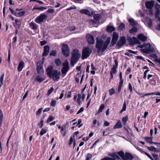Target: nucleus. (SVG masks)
Instances as JSON below:
<instances>
[{
  "label": "nucleus",
  "mask_w": 160,
  "mask_h": 160,
  "mask_svg": "<svg viewBox=\"0 0 160 160\" xmlns=\"http://www.w3.org/2000/svg\"><path fill=\"white\" fill-rule=\"evenodd\" d=\"M96 39V48L98 49V51L104 52L107 48L110 42L111 38L110 37L108 38L104 42L99 38H97Z\"/></svg>",
  "instance_id": "f257e3e1"
},
{
  "label": "nucleus",
  "mask_w": 160,
  "mask_h": 160,
  "mask_svg": "<svg viewBox=\"0 0 160 160\" xmlns=\"http://www.w3.org/2000/svg\"><path fill=\"white\" fill-rule=\"evenodd\" d=\"M47 76L54 81H58L60 78L61 72L56 70H53L52 67H48L46 71Z\"/></svg>",
  "instance_id": "f03ea898"
},
{
  "label": "nucleus",
  "mask_w": 160,
  "mask_h": 160,
  "mask_svg": "<svg viewBox=\"0 0 160 160\" xmlns=\"http://www.w3.org/2000/svg\"><path fill=\"white\" fill-rule=\"evenodd\" d=\"M72 57L71 59V64L73 66L77 62L80 57V54L79 53L78 50L74 49L72 52Z\"/></svg>",
  "instance_id": "7ed1b4c3"
},
{
  "label": "nucleus",
  "mask_w": 160,
  "mask_h": 160,
  "mask_svg": "<svg viewBox=\"0 0 160 160\" xmlns=\"http://www.w3.org/2000/svg\"><path fill=\"white\" fill-rule=\"evenodd\" d=\"M92 53V50L89 47H86L84 48L82 51V59L87 58Z\"/></svg>",
  "instance_id": "20e7f679"
},
{
  "label": "nucleus",
  "mask_w": 160,
  "mask_h": 160,
  "mask_svg": "<svg viewBox=\"0 0 160 160\" xmlns=\"http://www.w3.org/2000/svg\"><path fill=\"white\" fill-rule=\"evenodd\" d=\"M138 47L140 48H144L142 49L141 50L142 52L143 53L148 54L150 52V43L149 42L146 44L145 43L142 44H140Z\"/></svg>",
  "instance_id": "39448f33"
},
{
  "label": "nucleus",
  "mask_w": 160,
  "mask_h": 160,
  "mask_svg": "<svg viewBox=\"0 0 160 160\" xmlns=\"http://www.w3.org/2000/svg\"><path fill=\"white\" fill-rule=\"evenodd\" d=\"M63 67L61 69V72L62 74H66L69 69V63L67 60L62 63Z\"/></svg>",
  "instance_id": "423d86ee"
},
{
  "label": "nucleus",
  "mask_w": 160,
  "mask_h": 160,
  "mask_svg": "<svg viewBox=\"0 0 160 160\" xmlns=\"http://www.w3.org/2000/svg\"><path fill=\"white\" fill-rule=\"evenodd\" d=\"M62 52L65 56L68 57L70 53L69 48L67 44H63L62 48Z\"/></svg>",
  "instance_id": "0eeeda50"
},
{
  "label": "nucleus",
  "mask_w": 160,
  "mask_h": 160,
  "mask_svg": "<svg viewBox=\"0 0 160 160\" xmlns=\"http://www.w3.org/2000/svg\"><path fill=\"white\" fill-rule=\"evenodd\" d=\"M129 44L130 45H134L135 44H140L141 43L139 40L135 37L129 38L128 39Z\"/></svg>",
  "instance_id": "6e6552de"
},
{
  "label": "nucleus",
  "mask_w": 160,
  "mask_h": 160,
  "mask_svg": "<svg viewBox=\"0 0 160 160\" xmlns=\"http://www.w3.org/2000/svg\"><path fill=\"white\" fill-rule=\"evenodd\" d=\"M47 17L46 15L41 14L36 18L35 21L38 23H40L43 22Z\"/></svg>",
  "instance_id": "1a4fd4ad"
},
{
  "label": "nucleus",
  "mask_w": 160,
  "mask_h": 160,
  "mask_svg": "<svg viewBox=\"0 0 160 160\" xmlns=\"http://www.w3.org/2000/svg\"><path fill=\"white\" fill-rule=\"evenodd\" d=\"M126 43V39L125 37L122 36L120 38L118 42L117 43V46L119 48L125 44Z\"/></svg>",
  "instance_id": "9d476101"
},
{
  "label": "nucleus",
  "mask_w": 160,
  "mask_h": 160,
  "mask_svg": "<svg viewBox=\"0 0 160 160\" xmlns=\"http://www.w3.org/2000/svg\"><path fill=\"white\" fill-rule=\"evenodd\" d=\"M87 41L89 44H93L94 43V39L93 36L89 34H88L86 36Z\"/></svg>",
  "instance_id": "9b49d317"
},
{
  "label": "nucleus",
  "mask_w": 160,
  "mask_h": 160,
  "mask_svg": "<svg viewBox=\"0 0 160 160\" xmlns=\"http://www.w3.org/2000/svg\"><path fill=\"white\" fill-rule=\"evenodd\" d=\"M133 158V156L131 154L126 152L123 160H132Z\"/></svg>",
  "instance_id": "f8f14e48"
},
{
  "label": "nucleus",
  "mask_w": 160,
  "mask_h": 160,
  "mask_svg": "<svg viewBox=\"0 0 160 160\" xmlns=\"http://www.w3.org/2000/svg\"><path fill=\"white\" fill-rule=\"evenodd\" d=\"M49 47L48 45H46L44 47V51L42 56H47L49 52Z\"/></svg>",
  "instance_id": "ddd939ff"
},
{
  "label": "nucleus",
  "mask_w": 160,
  "mask_h": 160,
  "mask_svg": "<svg viewBox=\"0 0 160 160\" xmlns=\"http://www.w3.org/2000/svg\"><path fill=\"white\" fill-rule=\"evenodd\" d=\"M42 69L43 66L42 64H40L39 65H37L36 70L38 74L41 75L42 73H43V71Z\"/></svg>",
  "instance_id": "4468645a"
},
{
  "label": "nucleus",
  "mask_w": 160,
  "mask_h": 160,
  "mask_svg": "<svg viewBox=\"0 0 160 160\" xmlns=\"http://www.w3.org/2000/svg\"><path fill=\"white\" fill-rule=\"evenodd\" d=\"M25 66V63L23 61L20 62L18 67L17 69L18 72L21 71Z\"/></svg>",
  "instance_id": "2eb2a0df"
},
{
  "label": "nucleus",
  "mask_w": 160,
  "mask_h": 160,
  "mask_svg": "<svg viewBox=\"0 0 160 160\" xmlns=\"http://www.w3.org/2000/svg\"><path fill=\"white\" fill-rule=\"evenodd\" d=\"M138 39L142 42H145L147 40V37L142 34H140L138 35Z\"/></svg>",
  "instance_id": "dca6fc26"
},
{
  "label": "nucleus",
  "mask_w": 160,
  "mask_h": 160,
  "mask_svg": "<svg viewBox=\"0 0 160 160\" xmlns=\"http://www.w3.org/2000/svg\"><path fill=\"white\" fill-rule=\"evenodd\" d=\"M122 126L120 121L119 120L117 121L115 125L113 127V128H122Z\"/></svg>",
  "instance_id": "f3484780"
},
{
  "label": "nucleus",
  "mask_w": 160,
  "mask_h": 160,
  "mask_svg": "<svg viewBox=\"0 0 160 160\" xmlns=\"http://www.w3.org/2000/svg\"><path fill=\"white\" fill-rule=\"evenodd\" d=\"M128 21L130 23V25L133 27H135L137 26V23L134 20L133 18L129 19L128 20Z\"/></svg>",
  "instance_id": "a211bd4d"
},
{
  "label": "nucleus",
  "mask_w": 160,
  "mask_h": 160,
  "mask_svg": "<svg viewBox=\"0 0 160 160\" xmlns=\"http://www.w3.org/2000/svg\"><path fill=\"white\" fill-rule=\"evenodd\" d=\"M44 80V79L42 78L39 75H37L34 78V81H37L41 83Z\"/></svg>",
  "instance_id": "6ab92c4d"
},
{
  "label": "nucleus",
  "mask_w": 160,
  "mask_h": 160,
  "mask_svg": "<svg viewBox=\"0 0 160 160\" xmlns=\"http://www.w3.org/2000/svg\"><path fill=\"white\" fill-rule=\"evenodd\" d=\"M137 28L135 27H133V28L129 30V32L131 34L134 35L137 32Z\"/></svg>",
  "instance_id": "aec40b11"
},
{
  "label": "nucleus",
  "mask_w": 160,
  "mask_h": 160,
  "mask_svg": "<svg viewBox=\"0 0 160 160\" xmlns=\"http://www.w3.org/2000/svg\"><path fill=\"white\" fill-rule=\"evenodd\" d=\"M80 12L81 13L85 14L89 16H90L91 14L90 11L88 10L85 9L81 10L80 11Z\"/></svg>",
  "instance_id": "412c9836"
},
{
  "label": "nucleus",
  "mask_w": 160,
  "mask_h": 160,
  "mask_svg": "<svg viewBox=\"0 0 160 160\" xmlns=\"http://www.w3.org/2000/svg\"><path fill=\"white\" fill-rule=\"evenodd\" d=\"M101 18L102 16L99 14H95L93 15L94 19L97 22H98L99 20L101 19Z\"/></svg>",
  "instance_id": "4be33fe9"
},
{
  "label": "nucleus",
  "mask_w": 160,
  "mask_h": 160,
  "mask_svg": "<svg viewBox=\"0 0 160 160\" xmlns=\"http://www.w3.org/2000/svg\"><path fill=\"white\" fill-rule=\"evenodd\" d=\"M29 26L32 29H36L37 28L38 26L37 24L33 22H31L29 24Z\"/></svg>",
  "instance_id": "5701e85b"
},
{
  "label": "nucleus",
  "mask_w": 160,
  "mask_h": 160,
  "mask_svg": "<svg viewBox=\"0 0 160 160\" xmlns=\"http://www.w3.org/2000/svg\"><path fill=\"white\" fill-rule=\"evenodd\" d=\"M151 58H154V60L155 62H156V59H158V56L156 53L153 54L152 53L151 45Z\"/></svg>",
  "instance_id": "b1692460"
},
{
  "label": "nucleus",
  "mask_w": 160,
  "mask_h": 160,
  "mask_svg": "<svg viewBox=\"0 0 160 160\" xmlns=\"http://www.w3.org/2000/svg\"><path fill=\"white\" fill-rule=\"evenodd\" d=\"M107 31L108 32H111L115 30V28L112 26H108L106 28Z\"/></svg>",
  "instance_id": "393cba45"
},
{
  "label": "nucleus",
  "mask_w": 160,
  "mask_h": 160,
  "mask_svg": "<svg viewBox=\"0 0 160 160\" xmlns=\"http://www.w3.org/2000/svg\"><path fill=\"white\" fill-rule=\"evenodd\" d=\"M145 6L147 9L148 10V13H150V1H148L146 2Z\"/></svg>",
  "instance_id": "a878e982"
},
{
  "label": "nucleus",
  "mask_w": 160,
  "mask_h": 160,
  "mask_svg": "<svg viewBox=\"0 0 160 160\" xmlns=\"http://www.w3.org/2000/svg\"><path fill=\"white\" fill-rule=\"evenodd\" d=\"M105 106L104 104H102L101 105L99 110L97 112V114H99L102 111V110L104 108Z\"/></svg>",
  "instance_id": "bb28decb"
},
{
  "label": "nucleus",
  "mask_w": 160,
  "mask_h": 160,
  "mask_svg": "<svg viewBox=\"0 0 160 160\" xmlns=\"http://www.w3.org/2000/svg\"><path fill=\"white\" fill-rule=\"evenodd\" d=\"M117 154L123 160L125 156L124 152L122 151H120L118 152Z\"/></svg>",
  "instance_id": "cd10ccee"
},
{
  "label": "nucleus",
  "mask_w": 160,
  "mask_h": 160,
  "mask_svg": "<svg viewBox=\"0 0 160 160\" xmlns=\"http://www.w3.org/2000/svg\"><path fill=\"white\" fill-rule=\"evenodd\" d=\"M118 34L116 32H114L113 35H112V38L113 39H115L117 40L118 39Z\"/></svg>",
  "instance_id": "c85d7f7f"
},
{
  "label": "nucleus",
  "mask_w": 160,
  "mask_h": 160,
  "mask_svg": "<svg viewBox=\"0 0 160 160\" xmlns=\"http://www.w3.org/2000/svg\"><path fill=\"white\" fill-rule=\"evenodd\" d=\"M114 62L115 64L113 65V67L112 68L116 70V69L118 68V60L116 59L114 61Z\"/></svg>",
  "instance_id": "c756f323"
},
{
  "label": "nucleus",
  "mask_w": 160,
  "mask_h": 160,
  "mask_svg": "<svg viewBox=\"0 0 160 160\" xmlns=\"http://www.w3.org/2000/svg\"><path fill=\"white\" fill-rule=\"evenodd\" d=\"M123 82H119V85L118 87V91L119 92H120L121 91L122 88Z\"/></svg>",
  "instance_id": "7c9ffc66"
},
{
  "label": "nucleus",
  "mask_w": 160,
  "mask_h": 160,
  "mask_svg": "<svg viewBox=\"0 0 160 160\" xmlns=\"http://www.w3.org/2000/svg\"><path fill=\"white\" fill-rule=\"evenodd\" d=\"M118 28L119 30H123L125 28V25L122 23H120L118 26Z\"/></svg>",
  "instance_id": "2f4dec72"
},
{
  "label": "nucleus",
  "mask_w": 160,
  "mask_h": 160,
  "mask_svg": "<svg viewBox=\"0 0 160 160\" xmlns=\"http://www.w3.org/2000/svg\"><path fill=\"white\" fill-rule=\"evenodd\" d=\"M55 62L57 66H59L62 63L61 61L59 59H57L55 61Z\"/></svg>",
  "instance_id": "473e14b6"
},
{
  "label": "nucleus",
  "mask_w": 160,
  "mask_h": 160,
  "mask_svg": "<svg viewBox=\"0 0 160 160\" xmlns=\"http://www.w3.org/2000/svg\"><path fill=\"white\" fill-rule=\"evenodd\" d=\"M137 93L142 98L144 97L147 96H148V95H150V93H148L146 94H144V93H141L140 92H137Z\"/></svg>",
  "instance_id": "72a5a7b5"
},
{
  "label": "nucleus",
  "mask_w": 160,
  "mask_h": 160,
  "mask_svg": "<svg viewBox=\"0 0 160 160\" xmlns=\"http://www.w3.org/2000/svg\"><path fill=\"white\" fill-rule=\"evenodd\" d=\"M152 155L153 158L155 159V160H157L158 158V154H155L152 153ZM151 159L152 160H154L153 158L151 156Z\"/></svg>",
  "instance_id": "f704fd0d"
},
{
  "label": "nucleus",
  "mask_w": 160,
  "mask_h": 160,
  "mask_svg": "<svg viewBox=\"0 0 160 160\" xmlns=\"http://www.w3.org/2000/svg\"><path fill=\"white\" fill-rule=\"evenodd\" d=\"M160 14V10H155V17L156 18H159Z\"/></svg>",
  "instance_id": "c9c22d12"
},
{
  "label": "nucleus",
  "mask_w": 160,
  "mask_h": 160,
  "mask_svg": "<svg viewBox=\"0 0 160 160\" xmlns=\"http://www.w3.org/2000/svg\"><path fill=\"white\" fill-rule=\"evenodd\" d=\"M128 119V117L127 115L125 117H123L122 118V121L125 124H126V122L127 121Z\"/></svg>",
  "instance_id": "e433bc0d"
},
{
  "label": "nucleus",
  "mask_w": 160,
  "mask_h": 160,
  "mask_svg": "<svg viewBox=\"0 0 160 160\" xmlns=\"http://www.w3.org/2000/svg\"><path fill=\"white\" fill-rule=\"evenodd\" d=\"M54 117L52 116H51L48 118L46 121L47 123H48L50 122H51L54 120Z\"/></svg>",
  "instance_id": "4c0bfd02"
},
{
  "label": "nucleus",
  "mask_w": 160,
  "mask_h": 160,
  "mask_svg": "<svg viewBox=\"0 0 160 160\" xmlns=\"http://www.w3.org/2000/svg\"><path fill=\"white\" fill-rule=\"evenodd\" d=\"M117 41V40L115 39H113L112 38L111 44L110 45V47L113 46L114 44H115L116 43Z\"/></svg>",
  "instance_id": "58836bf2"
},
{
  "label": "nucleus",
  "mask_w": 160,
  "mask_h": 160,
  "mask_svg": "<svg viewBox=\"0 0 160 160\" xmlns=\"http://www.w3.org/2000/svg\"><path fill=\"white\" fill-rule=\"evenodd\" d=\"M57 55V52L55 50H52L51 52L49 54L50 56H55Z\"/></svg>",
  "instance_id": "ea45409f"
},
{
  "label": "nucleus",
  "mask_w": 160,
  "mask_h": 160,
  "mask_svg": "<svg viewBox=\"0 0 160 160\" xmlns=\"http://www.w3.org/2000/svg\"><path fill=\"white\" fill-rule=\"evenodd\" d=\"M109 94L110 95H112L115 93V89L113 88H112L109 91Z\"/></svg>",
  "instance_id": "a19ab883"
},
{
  "label": "nucleus",
  "mask_w": 160,
  "mask_h": 160,
  "mask_svg": "<svg viewBox=\"0 0 160 160\" xmlns=\"http://www.w3.org/2000/svg\"><path fill=\"white\" fill-rule=\"evenodd\" d=\"M47 131L46 129H44L43 128L42 129L40 132V134L41 136L43 135L44 134L46 133Z\"/></svg>",
  "instance_id": "79ce46f5"
},
{
  "label": "nucleus",
  "mask_w": 160,
  "mask_h": 160,
  "mask_svg": "<svg viewBox=\"0 0 160 160\" xmlns=\"http://www.w3.org/2000/svg\"><path fill=\"white\" fill-rule=\"evenodd\" d=\"M154 1L152 0L151 1V15L152 14V8L153 7L154 5Z\"/></svg>",
  "instance_id": "37998d69"
},
{
  "label": "nucleus",
  "mask_w": 160,
  "mask_h": 160,
  "mask_svg": "<svg viewBox=\"0 0 160 160\" xmlns=\"http://www.w3.org/2000/svg\"><path fill=\"white\" fill-rule=\"evenodd\" d=\"M92 157V155L91 154L88 153L87 154V156L86 160H90Z\"/></svg>",
  "instance_id": "c03bdc74"
},
{
  "label": "nucleus",
  "mask_w": 160,
  "mask_h": 160,
  "mask_svg": "<svg viewBox=\"0 0 160 160\" xmlns=\"http://www.w3.org/2000/svg\"><path fill=\"white\" fill-rule=\"evenodd\" d=\"M42 109V108H39L36 113V115L37 116L40 115L41 114Z\"/></svg>",
  "instance_id": "a18cd8bd"
},
{
  "label": "nucleus",
  "mask_w": 160,
  "mask_h": 160,
  "mask_svg": "<svg viewBox=\"0 0 160 160\" xmlns=\"http://www.w3.org/2000/svg\"><path fill=\"white\" fill-rule=\"evenodd\" d=\"M155 10H160V5L159 4L157 3V4L155 5Z\"/></svg>",
  "instance_id": "49530a36"
},
{
  "label": "nucleus",
  "mask_w": 160,
  "mask_h": 160,
  "mask_svg": "<svg viewBox=\"0 0 160 160\" xmlns=\"http://www.w3.org/2000/svg\"><path fill=\"white\" fill-rule=\"evenodd\" d=\"M25 12L24 11H22V12H19L18 13V15L20 17H22L25 14Z\"/></svg>",
  "instance_id": "de8ad7c7"
},
{
  "label": "nucleus",
  "mask_w": 160,
  "mask_h": 160,
  "mask_svg": "<svg viewBox=\"0 0 160 160\" xmlns=\"http://www.w3.org/2000/svg\"><path fill=\"white\" fill-rule=\"evenodd\" d=\"M43 122L44 121L42 119L40 122L38 124V125L39 126V127L40 128H42V127L43 126Z\"/></svg>",
  "instance_id": "09e8293b"
},
{
  "label": "nucleus",
  "mask_w": 160,
  "mask_h": 160,
  "mask_svg": "<svg viewBox=\"0 0 160 160\" xmlns=\"http://www.w3.org/2000/svg\"><path fill=\"white\" fill-rule=\"evenodd\" d=\"M151 151L157 152L158 151V149L154 146H151Z\"/></svg>",
  "instance_id": "8fccbe9b"
},
{
  "label": "nucleus",
  "mask_w": 160,
  "mask_h": 160,
  "mask_svg": "<svg viewBox=\"0 0 160 160\" xmlns=\"http://www.w3.org/2000/svg\"><path fill=\"white\" fill-rule=\"evenodd\" d=\"M149 71V69H147L146 70L144 73V76L143 77V78L145 79L147 77V73Z\"/></svg>",
  "instance_id": "3c124183"
},
{
  "label": "nucleus",
  "mask_w": 160,
  "mask_h": 160,
  "mask_svg": "<svg viewBox=\"0 0 160 160\" xmlns=\"http://www.w3.org/2000/svg\"><path fill=\"white\" fill-rule=\"evenodd\" d=\"M56 102L55 100H52L51 102V105L53 107H55L56 106Z\"/></svg>",
  "instance_id": "603ef678"
},
{
  "label": "nucleus",
  "mask_w": 160,
  "mask_h": 160,
  "mask_svg": "<svg viewBox=\"0 0 160 160\" xmlns=\"http://www.w3.org/2000/svg\"><path fill=\"white\" fill-rule=\"evenodd\" d=\"M128 52L131 53H133L136 55L138 54L137 53L138 52V51H134L129 49L128 50Z\"/></svg>",
  "instance_id": "864d4df0"
},
{
  "label": "nucleus",
  "mask_w": 160,
  "mask_h": 160,
  "mask_svg": "<svg viewBox=\"0 0 160 160\" xmlns=\"http://www.w3.org/2000/svg\"><path fill=\"white\" fill-rule=\"evenodd\" d=\"M53 90V88L52 87H51L50 89H49L48 92V95H49L51 93Z\"/></svg>",
  "instance_id": "5fc2aeb1"
},
{
  "label": "nucleus",
  "mask_w": 160,
  "mask_h": 160,
  "mask_svg": "<svg viewBox=\"0 0 160 160\" xmlns=\"http://www.w3.org/2000/svg\"><path fill=\"white\" fill-rule=\"evenodd\" d=\"M62 92L61 93V94L60 96L59 97V98L57 97L56 98L57 100H58V99H61L62 98H63V96H64L63 92H64V90H62Z\"/></svg>",
  "instance_id": "6e6d98bb"
},
{
  "label": "nucleus",
  "mask_w": 160,
  "mask_h": 160,
  "mask_svg": "<svg viewBox=\"0 0 160 160\" xmlns=\"http://www.w3.org/2000/svg\"><path fill=\"white\" fill-rule=\"evenodd\" d=\"M15 23H16V24L19 27L21 25V23H20V21L18 19H15Z\"/></svg>",
  "instance_id": "4d7b16f0"
},
{
  "label": "nucleus",
  "mask_w": 160,
  "mask_h": 160,
  "mask_svg": "<svg viewBox=\"0 0 160 160\" xmlns=\"http://www.w3.org/2000/svg\"><path fill=\"white\" fill-rule=\"evenodd\" d=\"M4 76V74L3 73L2 75L1 76L0 78V83L1 84H3V81Z\"/></svg>",
  "instance_id": "13d9d810"
},
{
  "label": "nucleus",
  "mask_w": 160,
  "mask_h": 160,
  "mask_svg": "<svg viewBox=\"0 0 160 160\" xmlns=\"http://www.w3.org/2000/svg\"><path fill=\"white\" fill-rule=\"evenodd\" d=\"M128 89L131 92L132 91V86L130 83H129L128 84Z\"/></svg>",
  "instance_id": "bf43d9fd"
},
{
  "label": "nucleus",
  "mask_w": 160,
  "mask_h": 160,
  "mask_svg": "<svg viewBox=\"0 0 160 160\" xmlns=\"http://www.w3.org/2000/svg\"><path fill=\"white\" fill-rule=\"evenodd\" d=\"M9 10L11 11V13L13 15L16 16L17 15V13L15 12L13 10H12L11 8H9Z\"/></svg>",
  "instance_id": "052dcab7"
},
{
  "label": "nucleus",
  "mask_w": 160,
  "mask_h": 160,
  "mask_svg": "<svg viewBox=\"0 0 160 160\" xmlns=\"http://www.w3.org/2000/svg\"><path fill=\"white\" fill-rule=\"evenodd\" d=\"M119 77L120 78V82H123V79L122 78V72H120L119 73Z\"/></svg>",
  "instance_id": "680f3d73"
},
{
  "label": "nucleus",
  "mask_w": 160,
  "mask_h": 160,
  "mask_svg": "<svg viewBox=\"0 0 160 160\" xmlns=\"http://www.w3.org/2000/svg\"><path fill=\"white\" fill-rule=\"evenodd\" d=\"M84 108L83 107H81L80 109L78 111V112H77V114H78L81 112H82L84 110Z\"/></svg>",
  "instance_id": "e2e57ef3"
},
{
  "label": "nucleus",
  "mask_w": 160,
  "mask_h": 160,
  "mask_svg": "<svg viewBox=\"0 0 160 160\" xmlns=\"http://www.w3.org/2000/svg\"><path fill=\"white\" fill-rule=\"evenodd\" d=\"M54 10L52 8H49L47 10V12L49 13H53L54 12Z\"/></svg>",
  "instance_id": "0e129e2a"
},
{
  "label": "nucleus",
  "mask_w": 160,
  "mask_h": 160,
  "mask_svg": "<svg viewBox=\"0 0 160 160\" xmlns=\"http://www.w3.org/2000/svg\"><path fill=\"white\" fill-rule=\"evenodd\" d=\"M17 36H15L13 38V41L12 42V44L15 43L17 41Z\"/></svg>",
  "instance_id": "69168bd1"
},
{
  "label": "nucleus",
  "mask_w": 160,
  "mask_h": 160,
  "mask_svg": "<svg viewBox=\"0 0 160 160\" xmlns=\"http://www.w3.org/2000/svg\"><path fill=\"white\" fill-rule=\"evenodd\" d=\"M122 110H124V111H125L126 110V103L125 101H124V102L122 108Z\"/></svg>",
  "instance_id": "338daca9"
},
{
  "label": "nucleus",
  "mask_w": 160,
  "mask_h": 160,
  "mask_svg": "<svg viewBox=\"0 0 160 160\" xmlns=\"http://www.w3.org/2000/svg\"><path fill=\"white\" fill-rule=\"evenodd\" d=\"M47 43L46 41H42L40 42V44L41 46H43L45 45Z\"/></svg>",
  "instance_id": "774afa93"
}]
</instances>
